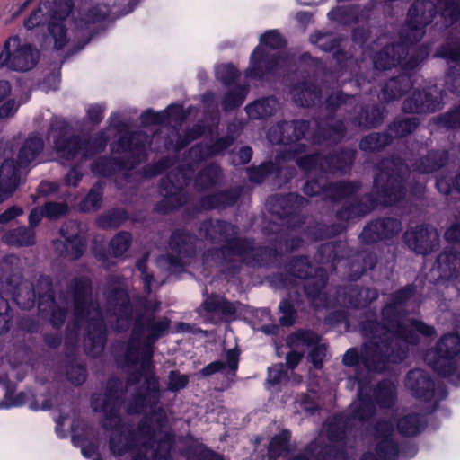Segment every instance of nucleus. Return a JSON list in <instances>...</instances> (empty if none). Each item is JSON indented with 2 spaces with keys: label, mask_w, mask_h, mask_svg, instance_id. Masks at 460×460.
<instances>
[{
  "label": "nucleus",
  "mask_w": 460,
  "mask_h": 460,
  "mask_svg": "<svg viewBox=\"0 0 460 460\" xmlns=\"http://www.w3.org/2000/svg\"><path fill=\"white\" fill-rule=\"evenodd\" d=\"M310 124L307 120L280 121L272 126L267 134L271 144L285 146L276 155V162L263 163L260 166L246 169L248 178L255 183H261L270 174L277 173L279 177L283 171L281 165L285 162L295 160L297 166L309 173H340L348 172L356 157L355 149H342L340 153L321 157L319 154L300 156L306 152L307 146L300 143L309 132ZM359 181L327 182L323 175L317 180H308L303 191L305 195L320 196L324 200L340 201L349 197L360 189Z\"/></svg>",
  "instance_id": "nucleus-1"
},
{
  "label": "nucleus",
  "mask_w": 460,
  "mask_h": 460,
  "mask_svg": "<svg viewBox=\"0 0 460 460\" xmlns=\"http://www.w3.org/2000/svg\"><path fill=\"white\" fill-rule=\"evenodd\" d=\"M415 287L407 285L391 295V300L381 310L382 322L366 319L359 323L361 335L368 341L358 352L357 348L349 349L342 363L347 367L384 373L394 365L402 362L408 354L409 345L419 342V335L430 337L436 331L423 322L406 318V304L414 295Z\"/></svg>",
  "instance_id": "nucleus-2"
},
{
  "label": "nucleus",
  "mask_w": 460,
  "mask_h": 460,
  "mask_svg": "<svg viewBox=\"0 0 460 460\" xmlns=\"http://www.w3.org/2000/svg\"><path fill=\"white\" fill-rule=\"evenodd\" d=\"M125 392L119 378L112 377L107 382L103 394H93L91 405L94 411L102 412V426L112 431L109 447L112 455L123 456L133 448L137 452L131 460H171V450L174 444V436L171 431H163L168 423L167 414L163 407L154 410L139 422L137 433L122 423L119 411L124 402ZM203 460H223L213 451H204Z\"/></svg>",
  "instance_id": "nucleus-3"
},
{
  "label": "nucleus",
  "mask_w": 460,
  "mask_h": 460,
  "mask_svg": "<svg viewBox=\"0 0 460 460\" xmlns=\"http://www.w3.org/2000/svg\"><path fill=\"white\" fill-rule=\"evenodd\" d=\"M69 291L73 298V319L66 326V344L78 341L81 327L86 325L84 339L85 353L96 358L104 349L107 340L105 322L117 332H123L132 324L133 306L127 291V283L120 276H110L104 291L107 311L105 314L98 301L92 299V280L87 277H78L71 280Z\"/></svg>",
  "instance_id": "nucleus-4"
},
{
  "label": "nucleus",
  "mask_w": 460,
  "mask_h": 460,
  "mask_svg": "<svg viewBox=\"0 0 460 460\" xmlns=\"http://www.w3.org/2000/svg\"><path fill=\"white\" fill-rule=\"evenodd\" d=\"M139 304L151 314H138L136 316L123 356L127 367L140 364V370L132 373L127 378V387L138 384L144 376L142 385L125 402V409L128 414L141 413L146 407L152 408L160 401L159 380L154 372L152 363L154 345L167 333L171 326V321L167 317H156L154 314L159 310V301L152 302L146 298H141Z\"/></svg>",
  "instance_id": "nucleus-5"
},
{
  "label": "nucleus",
  "mask_w": 460,
  "mask_h": 460,
  "mask_svg": "<svg viewBox=\"0 0 460 460\" xmlns=\"http://www.w3.org/2000/svg\"><path fill=\"white\" fill-rule=\"evenodd\" d=\"M437 13L435 4L430 0H415L408 11L405 26L400 32L396 45H386L373 57L376 70H387L401 66L402 73L391 78L382 88L378 98L389 102L399 99L413 86L412 72L429 54L427 45L416 44L425 34V28Z\"/></svg>",
  "instance_id": "nucleus-6"
},
{
  "label": "nucleus",
  "mask_w": 460,
  "mask_h": 460,
  "mask_svg": "<svg viewBox=\"0 0 460 460\" xmlns=\"http://www.w3.org/2000/svg\"><path fill=\"white\" fill-rule=\"evenodd\" d=\"M283 232L281 229L274 239V247L255 246L253 241L237 237L239 228L236 225L222 220H206L199 227V234L213 243L225 244L207 251L204 260L208 261L211 258L218 263H244L252 268L278 267L282 262L283 248L287 252H292L303 243L301 238H288V234Z\"/></svg>",
  "instance_id": "nucleus-7"
},
{
  "label": "nucleus",
  "mask_w": 460,
  "mask_h": 460,
  "mask_svg": "<svg viewBox=\"0 0 460 460\" xmlns=\"http://www.w3.org/2000/svg\"><path fill=\"white\" fill-rule=\"evenodd\" d=\"M377 172L374 177L373 191L376 199L367 194L360 199L344 205L336 212L339 223L330 226L317 224L309 230L314 240L331 238L344 232L345 223L359 219L370 213L377 204L392 206L406 196V185L411 177L409 166L400 157L386 158L377 164Z\"/></svg>",
  "instance_id": "nucleus-8"
},
{
  "label": "nucleus",
  "mask_w": 460,
  "mask_h": 460,
  "mask_svg": "<svg viewBox=\"0 0 460 460\" xmlns=\"http://www.w3.org/2000/svg\"><path fill=\"white\" fill-rule=\"evenodd\" d=\"M73 8V0H44L24 21V27L27 30L39 27L48 16V31L54 41V48L60 50L69 45L74 52H77L88 44L93 36V25L105 21L111 9L104 4L93 5L84 18L75 21V29L72 31V36H69L66 25Z\"/></svg>",
  "instance_id": "nucleus-9"
},
{
  "label": "nucleus",
  "mask_w": 460,
  "mask_h": 460,
  "mask_svg": "<svg viewBox=\"0 0 460 460\" xmlns=\"http://www.w3.org/2000/svg\"><path fill=\"white\" fill-rule=\"evenodd\" d=\"M360 96L344 94L337 90L328 95L324 109L326 118L315 120L316 133L312 142L317 145H333L341 141L345 136L346 127L343 120H333L337 111L348 114L351 123L358 128H372L380 126L385 118V111L374 105L370 111L359 104Z\"/></svg>",
  "instance_id": "nucleus-10"
},
{
  "label": "nucleus",
  "mask_w": 460,
  "mask_h": 460,
  "mask_svg": "<svg viewBox=\"0 0 460 460\" xmlns=\"http://www.w3.org/2000/svg\"><path fill=\"white\" fill-rule=\"evenodd\" d=\"M234 142V137L226 135L210 145L199 143L193 146L189 150L186 163L171 171L166 178L161 180L159 191L163 199L155 205V209L158 213L167 214L185 204L189 199L185 188L190 183L199 164L210 157L223 155Z\"/></svg>",
  "instance_id": "nucleus-11"
},
{
  "label": "nucleus",
  "mask_w": 460,
  "mask_h": 460,
  "mask_svg": "<svg viewBox=\"0 0 460 460\" xmlns=\"http://www.w3.org/2000/svg\"><path fill=\"white\" fill-rule=\"evenodd\" d=\"M1 282L5 292L10 294L14 302L22 309L31 308L39 299V312L44 315L50 314L52 326L59 330L65 323L67 314V307H60L56 305L52 281L48 276H40L35 287L31 288L23 282L20 273H13L9 277L2 276Z\"/></svg>",
  "instance_id": "nucleus-12"
},
{
  "label": "nucleus",
  "mask_w": 460,
  "mask_h": 460,
  "mask_svg": "<svg viewBox=\"0 0 460 460\" xmlns=\"http://www.w3.org/2000/svg\"><path fill=\"white\" fill-rule=\"evenodd\" d=\"M314 259L320 264H329L331 270L342 267L348 270V278L351 280H356L367 270H373L377 261L376 253L371 251L362 250L353 252L346 241L322 244Z\"/></svg>",
  "instance_id": "nucleus-13"
},
{
  "label": "nucleus",
  "mask_w": 460,
  "mask_h": 460,
  "mask_svg": "<svg viewBox=\"0 0 460 460\" xmlns=\"http://www.w3.org/2000/svg\"><path fill=\"white\" fill-rule=\"evenodd\" d=\"M149 137L144 132L127 133L111 146L113 153L123 157H100L92 164V172L99 176L109 177L120 170L134 168L146 155Z\"/></svg>",
  "instance_id": "nucleus-14"
},
{
  "label": "nucleus",
  "mask_w": 460,
  "mask_h": 460,
  "mask_svg": "<svg viewBox=\"0 0 460 460\" xmlns=\"http://www.w3.org/2000/svg\"><path fill=\"white\" fill-rule=\"evenodd\" d=\"M285 47L286 40L278 31L270 30L263 33L260 38V46L256 47L251 55L246 76L262 79L288 66L291 59L284 55Z\"/></svg>",
  "instance_id": "nucleus-15"
},
{
  "label": "nucleus",
  "mask_w": 460,
  "mask_h": 460,
  "mask_svg": "<svg viewBox=\"0 0 460 460\" xmlns=\"http://www.w3.org/2000/svg\"><path fill=\"white\" fill-rule=\"evenodd\" d=\"M67 123L64 119H52L49 137L53 138L54 147L63 159L71 161L79 154L85 159L102 152L107 146L109 137L103 131L82 140L78 136L67 137Z\"/></svg>",
  "instance_id": "nucleus-16"
},
{
  "label": "nucleus",
  "mask_w": 460,
  "mask_h": 460,
  "mask_svg": "<svg viewBox=\"0 0 460 460\" xmlns=\"http://www.w3.org/2000/svg\"><path fill=\"white\" fill-rule=\"evenodd\" d=\"M354 379L358 383V398L349 405L350 417L353 420L367 422L376 414V404L383 409L393 407L397 400L395 385L390 380L380 381L374 389V399L362 385V376L358 372Z\"/></svg>",
  "instance_id": "nucleus-17"
},
{
  "label": "nucleus",
  "mask_w": 460,
  "mask_h": 460,
  "mask_svg": "<svg viewBox=\"0 0 460 460\" xmlns=\"http://www.w3.org/2000/svg\"><path fill=\"white\" fill-rule=\"evenodd\" d=\"M288 271L293 278L304 280L303 288L312 306H329L330 302L324 291L328 281L326 269L314 268L306 256H300L289 262Z\"/></svg>",
  "instance_id": "nucleus-18"
},
{
  "label": "nucleus",
  "mask_w": 460,
  "mask_h": 460,
  "mask_svg": "<svg viewBox=\"0 0 460 460\" xmlns=\"http://www.w3.org/2000/svg\"><path fill=\"white\" fill-rule=\"evenodd\" d=\"M424 359L438 375L456 376L460 381V336L457 333L442 335L435 347L427 351Z\"/></svg>",
  "instance_id": "nucleus-19"
},
{
  "label": "nucleus",
  "mask_w": 460,
  "mask_h": 460,
  "mask_svg": "<svg viewBox=\"0 0 460 460\" xmlns=\"http://www.w3.org/2000/svg\"><path fill=\"white\" fill-rule=\"evenodd\" d=\"M201 241L187 232L177 230L172 233L169 247L175 255L166 254L158 258L157 263L170 274L182 272L187 265L196 257Z\"/></svg>",
  "instance_id": "nucleus-20"
},
{
  "label": "nucleus",
  "mask_w": 460,
  "mask_h": 460,
  "mask_svg": "<svg viewBox=\"0 0 460 460\" xmlns=\"http://www.w3.org/2000/svg\"><path fill=\"white\" fill-rule=\"evenodd\" d=\"M308 203L305 198L296 193L275 194L268 198L266 207L270 213L285 221L282 226L295 229L305 224V217L300 212Z\"/></svg>",
  "instance_id": "nucleus-21"
},
{
  "label": "nucleus",
  "mask_w": 460,
  "mask_h": 460,
  "mask_svg": "<svg viewBox=\"0 0 460 460\" xmlns=\"http://www.w3.org/2000/svg\"><path fill=\"white\" fill-rule=\"evenodd\" d=\"M40 52L31 44H21L18 36L11 37L0 53V67L7 66L15 71H28L39 61Z\"/></svg>",
  "instance_id": "nucleus-22"
},
{
  "label": "nucleus",
  "mask_w": 460,
  "mask_h": 460,
  "mask_svg": "<svg viewBox=\"0 0 460 460\" xmlns=\"http://www.w3.org/2000/svg\"><path fill=\"white\" fill-rule=\"evenodd\" d=\"M64 241L52 242L54 251L60 257L78 260L86 250V240L78 234V226L75 222H66L60 228Z\"/></svg>",
  "instance_id": "nucleus-23"
},
{
  "label": "nucleus",
  "mask_w": 460,
  "mask_h": 460,
  "mask_svg": "<svg viewBox=\"0 0 460 460\" xmlns=\"http://www.w3.org/2000/svg\"><path fill=\"white\" fill-rule=\"evenodd\" d=\"M402 230L401 220L394 217H379L368 222L358 238L364 244H374L393 239Z\"/></svg>",
  "instance_id": "nucleus-24"
},
{
  "label": "nucleus",
  "mask_w": 460,
  "mask_h": 460,
  "mask_svg": "<svg viewBox=\"0 0 460 460\" xmlns=\"http://www.w3.org/2000/svg\"><path fill=\"white\" fill-rule=\"evenodd\" d=\"M394 426L389 421H378L376 425V438H381L376 446L377 456L371 453H365L360 460H397L399 456L398 443L392 438Z\"/></svg>",
  "instance_id": "nucleus-25"
},
{
  "label": "nucleus",
  "mask_w": 460,
  "mask_h": 460,
  "mask_svg": "<svg viewBox=\"0 0 460 460\" xmlns=\"http://www.w3.org/2000/svg\"><path fill=\"white\" fill-rule=\"evenodd\" d=\"M407 246L418 254L426 255L439 247V234L436 228L429 225H420L410 228L404 233Z\"/></svg>",
  "instance_id": "nucleus-26"
},
{
  "label": "nucleus",
  "mask_w": 460,
  "mask_h": 460,
  "mask_svg": "<svg viewBox=\"0 0 460 460\" xmlns=\"http://www.w3.org/2000/svg\"><path fill=\"white\" fill-rule=\"evenodd\" d=\"M319 336L313 331L300 330L288 338V344L293 349L313 347L308 357L314 367L322 368L323 360L326 355L325 345H318Z\"/></svg>",
  "instance_id": "nucleus-27"
},
{
  "label": "nucleus",
  "mask_w": 460,
  "mask_h": 460,
  "mask_svg": "<svg viewBox=\"0 0 460 460\" xmlns=\"http://www.w3.org/2000/svg\"><path fill=\"white\" fill-rule=\"evenodd\" d=\"M379 296L375 288L351 285L338 290L337 302L353 308H365Z\"/></svg>",
  "instance_id": "nucleus-28"
},
{
  "label": "nucleus",
  "mask_w": 460,
  "mask_h": 460,
  "mask_svg": "<svg viewBox=\"0 0 460 460\" xmlns=\"http://www.w3.org/2000/svg\"><path fill=\"white\" fill-rule=\"evenodd\" d=\"M443 107L442 98L433 96L427 90H415L411 96L405 99L402 103V111L405 113H432Z\"/></svg>",
  "instance_id": "nucleus-29"
},
{
  "label": "nucleus",
  "mask_w": 460,
  "mask_h": 460,
  "mask_svg": "<svg viewBox=\"0 0 460 460\" xmlns=\"http://www.w3.org/2000/svg\"><path fill=\"white\" fill-rule=\"evenodd\" d=\"M405 386L412 395L422 401H431L435 397V384L429 375L421 369L409 371Z\"/></svg>",
  "instance_id": "nucleus-30"
},
{
  "label": "nucleus",
  "mask_w": 460,
  "mask_h": 460,
  "mask_svg": "<svg viewBox=\"0 0 460 460\" xmlns=\"http://www.w3.org/2000/svg\"><path fill=\"white\" fill-rule=\"evenodd\" d=\"M199 310L204 311L208 314V320L212 323L222 321L236 312L233 303L217 295L208 296L200 305Z\"/></svg>",
  "instance_id": "nucleus-31"
},
{
  "label": "nucleus",
  "mask_w": 460,
  "mask_h": 460,
  "mask_svg": "<svg viewBox=\"0 0 460 460\" xmlns=\"http://www.w3.org/2000/svg\"><path fill=\"white\" fill-rule=\"evenodd\" d=\"M243 188L234 187L215 194L202 197L199 200V208L204 210L224 209L233 207L239 199Z\"/></svg>",
  "instance_id": "nucleus-32"
},
{
  "label": "nucleus",
  "mask_w": 460,
  "mask_h": 460,
  "mask_svg": "<svg viewBox=\"0 0 460 460\" xmlns=\"http://www.w3.org/2000/svg\"><path fill=\"white\" fill-rule=\"evenodd\" d=\"M435 269L439 274L438 279L450 280L458 279L460 277V252H456L452 249L445 250L438 256L432 270Z\"/></svg>",
  "instance_id": "nucleus-33"
},
{
  "label": "nucleus",
  "mask_w": 460,
  "mask_h": 460,
  "mask_svg": "<svg viewBox=\"0 0 460 460\" xmlns=\"http://www.w3.org/2000/svg\"><path fill=\"white\" fill-rule=\"evenodd\" d=\"M43 147L44 142L40 137L32 134L26 138L19 150L18 160L14 161L19 177L21 169L26 168L32 163L43 150Z\"/></svg>",
  "instance_id": "nucleus-34"
},
{
  "label": "nucleus",
  "mask_w": 460,
  "mask_h": 460,
  "mask_svg": "<svg viewBox=\"0 0 460 460\" xmlns=\"http://www.w3.org/2000/svg\"><path fill=\"white\" fill-rule=\"evenodd\" d=\"M448 157L447 150H429L426 155L416 159L412 167L420 173L429 174L442 168L448 161Z\"/></svg>",
  "instance_id": "nucleus-35"
},
{
  "label": "nucleus",
  "mask_w": 460,
  "mask_h": 460,
  "mask_svg": "<svg viewBox=\"0 0 460 460\" xmlns=\"http://www.w3.org/2000/svg\"><path fill=\"white\" fill-rule=\"evenodd\" d=\"M19 185V176L13 159H5L0 167V195L6 199L13 195Z\"/></svg>",
  "instance_id": "nucleus-36"
},
{
  "label": "nucleus",
  "mask_w": 460,
  "mask_h": 460,
  "mask_svg": "<svg viewBox=\"0 0 460 460\" xmlns=\"http://www.w3.org/2000/svg\"><path fill=\"white\" fill-rule=\"evenodd\" d=\"M293 101L301 107H310L320 100L321 91L314 84L302 82L291 89Z\"/></svg>",
  "instance_id": "nucleus-37"
},
{
  "label": "nucleus",
  "mask_w": 460,
  "mask_h": 460,
  "mask_svg": "<svg viewBox=\"0 0 460 460\" xmlns=\"http://www.w3.org/2000/svg\"><path fill=\"white\" fill-rule=\"evenodd\" d=\"M222 180L221 167L216 163H211L198 172L194 184L197 190H206L217 185Z\"/></svg>",
  "instance_id": "nucleus-38"
},
{
  "label": "nucleus",
  "mask_w": 460,
  "mask_h": 460,
  "mask_svg": "<svg viewBox=\"0 0 460 460\" xmlns=\"http://www.w3.org/2000/svg\"><path fill=\"white\" fill-rule=\"evenodd\" d=\"M2 240L10 246L29 247L35 244L36 234L33 229L19 226L5 232Z\"/></svg>",
  "instance_id": "nucleus-39"
},
{
  "label": "nucleus",
  "mask_w": 460,
  "mask_h": 460,
  "mask_svg": "<svg viewBox=\"0 0 460 460\" xmlns=\"http://www.w3.org/2000/svg\"><path fill=\"white\" fill-rule=\"evenodd\" d=\"M279 106V102L275 97H265L247 105L245 111L250 119H263L272 116Z\"/></svg>",
  "instance_id": "nucleus-40"
},
{
  "label": "nucleus",
  "mask_w": 460,
  "mask_h": 460,
  "mask_svg": "<svg viewBox=\"0 0 460 460\" xmlns=\"http://www.w3.org/2000/svg\"><path fill=\"white\" fill-rule=\"evenodd\" d=\"M350 419L343 413L329 418L323 425L328 439L331 442H339L345 438Z\"/></svg>",
  "instance_id": "nucleus-41"
},
{
  "label": "nucleus",
  "mask_w": 460,
  "mask_h": 460,
  "mask_svg": "<svg viewBox=\"0 0 460 460\" xmlns=\"http://www.w3.org/2000/svg\"><path fill=\"white\" fill-rule=\"evenodd\" d=\"M426 426V419L419 413H409L400 418L397 421L399 433L405 437L419 435Z\"/></svg>",
  "instance_id": "nucleus-42"
},
{
  "label": "nucleus",
  "mask_w": 460,
  "mask_h": 460,
  "mask_svg": "<svg viewBox=\"0 0 460 460\" xmlns=\"http://www.w3.org/2000/svg\"><path fill=\"white\" fill-rule=\"evenodd\" d=\"M314 460H346L342 450L337 449L335 446L328 445L322 447L319 439L313 441L306 448Z\"/></svg>",
  "instance_id": "nucleus-43"
},
{
  "label": "nucleus",
  "mask_w": 460,
  "mask_h": 460,
  "mask_svg": "<svg viewBox=\"0 0 460 460\" xmlns=\"http://www.w3.org/2000/svg\"><path fill=\"white\" fill-rule=\"evenodd\" d=\"M238 363L239 353L234 349H229L226 352V362L220 360L211 362L203 367L200 373L203 376H208L227 368L230 373L234 375L238 368Z\"/></svg>",
  "instance_id": "nucleus-44"
},
{
  "label": "nucleus",
  "mask_w": 460,
  "mask_h": 460,
  "mask_svg": "<svg viewBox=\"0 0 460 460\" xmlns=\"http://www.w3.org/2000/svg\"><path fill=\"white\" fill-rule=\"evenodd\" d=\"M172 116H174V119L177 121L182 120V108L179 105H171L163 112H155L152 110H147L142 113L141 119L143 123L164 124Z\"/></svg>",
  "instance_id": "nucleus-45"
},
{
  "label": "nucleus",
  "mask_w": 460,
  "mask_h": 460,
  "mask_svg": "<svg viewBox=\"0 0 460 460\" xmlns=\"http://www.w3.org/2000/svg\"><path fill=\"white\" fill-rule=\"evenodd\" d=\"M392 143V137L388 133L374 132L365 136L359 148L364 152H376L384 149Z\"/></svg>",
  "instance_id": "nucleus-46"
},
{
  "label": "nucleus",
  "mask_w": 460,
  "mask_h": 460,
  "mask_svg": "<svg viewBox=\"0 0 460 460\" xmlns=\"http://www.w3.org/2000/svg\"><path fill=\"white\" fill-rule=\"evenodd\" d=\"M102 183L97 182L89 190L84 199L79 203V210L82 212H92L98 210L102 205Z\"/></svg>",
  "instance_id": "nucleus-47"
},
{
  "label": "nucleus",
  "mask_w": 460,
  "mask_h": 460,
  "mask_svg": "<svg viewBox=\"0 0 460 460\" xmlns=\"http://www.w3.org/2000/svg\"><path fill=\"white\" fill-rule=\"evenodd\" d=\"M128 218L127 211L121 208H115L100 215L96 218L97 226L102 229L119 227Z\"/></svg>",
  "instance_id": "nucleus-48"
},
{
  "label": "nucleus",
  "mask_w": 460,
  "mask_h": 460,
  "mask_svg": "<svg viewBox=\"0 0 460 460\" xmlns=\"http://www.w3.org/2000/svg\"><path fill=\"white\" fill-rule=\"evenodd\" d=\"M420 120L417 118H398L388 125V129L395 137H404L415 131Z\"/></svg>",
  "instance_id": "nucleus-49"
},
{
  "label": "nucleus",
  "mask_w": 460,
  "mask_h": 460,
  "mask_svg": "<svg viewBox=\"0 0 460 460\" xmlns=\"http://www.w3.org/2000/svg\"><path fill=\"white\" fill-rule=\"evenodd\" d=\"M290 436L289 430L283 429L271 438L268 450L269 457L271 460H276L283 453L288 451Z\"/></svg>",
  "instance_id": "nucleus-50"
},
{
  "label": "nucleus",
  "mask_w": 460,
  "mask_h": 460,
  "mask_svg": "<svg viewBox=\"0 0 460 460\" xmlns=\"http://www.w3.org/2000/svg\"><path fill=\"white\" fill-rule=\"evenodd\" d=\"M248 93V86L246 85H236L226 93L223 99V109L226 111H232L240 105L245 100Z\"/></svg>",
  "instance_id": "nucleus-51"
},
{
  "label": "nucleus",
  "mask_w": 460,
  "mask_h": 460,
  "mask_svg": "<svg viewBox=\"0 0 460 460\" xmlns=\"http://www.w3.org/2000/svg\"><path fill=\"white\" fill-rule=\"evenodd\" d=\"M434 56L447 61L460 62V42L447 40L438 48Z\"/></svg>",
  "instance_id": "nucleus-52"
},
{
  "label": "nucleus",
  "mask_w": 460,
  "mask_h": 460,
  "mask_svg": "<svg viewBox=\"0 0 460 460\" xmlns=\"http://www.w3.org/2000/svg\"><path fill=\"white\" fill-rule=\"evenodd\" d=\"M131 234L128 232H120L110 243V251L112 256L123 255L131 244Z\"/></svg>",
  "instance_id": "nucleus-53"
},
{
  "label": "nucleus",
  "mask_w": 460,
  "mask_h": 460,
  "mask_svg": "<svg viewBox=\"0 0 460 460\" xmlns=\"http://www.w3.org/2000/svg\"><path fill=\"white\" fill-rule=\"evenodd\" d=\"M434 120L439 127L448 129L460 128V105L438 115Z\"/></svg>",
  "instance_id": "nucleus-54"
},
{
  "label": "nucleus",
  "mask_w": 460,
  "mask_h": 460,
  "mask_svg": "<svg viewBox=\"0 0 460 460\" xmlns=\"http://www.w3.org/2000/svg\"><path fill=\"white\" fill-rule=\"evenodd\" d=\"M216 76L225 85L230 86L238 79L240 73L232 64H224L217 67Z\"/></svg>",
  "instance_id": "nucleus-55"
},
{
  "label": "nucleus",
  "mask_w": 460,
  "mask_h": 460,
  "mask_svg": "<svg viewBox=\"0 0 460 460\" xmlns=\"http://www.w3.org/2000/svg\"><path fill=\"white\" fill-rule=\"evenodd\" d=\"M438 3L443 4L441 8V16L445 19L447 23H454L460 18V0L448 1V0H437Z\"/></svg>",
  "instance_id": "nucleus-56"
},
{
  "label": "nucleus",
  "mask_w": 460,
  "mask_h": 460,
  "mask_svg": "<svg viewBox=\"0 0 460 460\" xmlns=\"http://www.w3.org/2000/svg\"><path fill=\"white\" fill-rule=\"evenodd\" d=\"M190 382V376L178 370H172L168 375L167 391L177 393L184 389Z\"/></svg>",
  "instance_id": "nucleus-57"
},
{
  "label": "nucleus",
  "mask_w": 460,
  "mask_h": 460,
  "mask_svg": "<svg viewBox=\"0 0 460 460\" xmlns=\"http://www.w3.org/2000/svg\"><path fill=\"white\" fill-rule=\"evenodd\" d=\"M205 132V128L203 125L195 124L192 128H189L184 137H178L177 144L175 149L177 151L186 147L191 141L201 137Z\"/></svg>",
  "instance_id": "nucleus-58"
},
{
  "label": "nucleus",
  "mask_w": 460,
  "mask_h": 460,
  "mask_svg": "<svg viewBox=\"0 0 460 460\" xmlns=\"http://www.w3.org/2000/svg\"><path fill=\"white\" fill-rule=\"evenodd\" d=\"M279 312L282 315L279 317V323L282 326H291L296 321V310L291 302L288 299H283L279 305Z\"/></svg>",
  "instance_id": "nucleus-59"
},
{
  "label": "nucleus",
  "mask_w": 460,
  "mask_h": 460,
  "mask_svg": "<svg viewBox=\"0 0 460 460\" xmlns=\"http://www.w3.org/2000/svg\"><path fill=\"white\" fill-rule=\"evenodd\" d=\"M42 208L49 219L58 218L68 211V206L64 202H48Z\"/></svg>",
  "instance_id": "nucleus-60"
},
{
  "label": "nucleus",
  "mask_w": 460,
  "mask_h": 460,
  "mask_svg": "<svg viewBox=\"0 0 460 460\" xmlns=\"http://www.w3.org/2000/svg\"><path fill=\"white\" fill-rule=\"evenodd\" d=\"M67 378L74 385H80L86 380V368L82 364L71 365L67 369Z\"/></svg>",
  "instance_id": "nucleus-61"
},
{
  "label": "nucleus",
  "mask_w": 460,
  "mask_h": 460,
  "mask_svg": "<svg viewBox=\"0 0 460 460\" xmlns=\"http://www.w3.org/2000/svg\"><path fill=\"white\" fill-rule=\"evenodd\" d=\"M286 376L287 368L282 363L275 364L268 368L267 382L271 385L279 384Z\"/></svg>",
  "instance_id": "nucleus-62"
},
{
  "label": "nucleus",
  "mask_w": 460,
  "mask_h": 460,
  "mask_svg": "<svg viewBox=\"0 0 460 460\" xmlns=\"http://www.w3.org/2000/svg\"><path fill=\"white\" fill-rule=\"evenodd\" d=\"M137 268L141 273V279L144 283V290L146 293V295H149L152 291L151 288L154 281V277L151 273L147 271L146 257H144L137 261Z\"/></svg>",
  "instance_id": "nucleus-63"
},
{
  "label": "nucleus",
  "mask_w": 460,
  "mask_h": 460,
  "mask_svg": "<svg viewBox=\"0 0 460 460\" xmlns=\"http://www.w3.org/2000/svg\"><path fill=\"white\" fill-rule=\"evenodd\" d=\"M444 238L448 243H460V212L456 222L446 230Z\"/></svg>",
  "instance_id": "nucleus-64"
}]
</instances>
